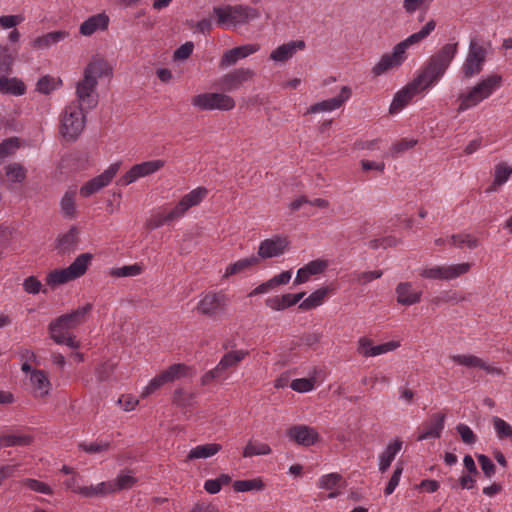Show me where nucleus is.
<instances>
[{
	"label": "nucleus",
	"mask_w": 512,
	"mask_h": 512,
	"mask_svg": "<svg viewBox=\"0 0 512 512\" xmlns=\"http://www.w3.org/2000/svg\"><path fill=\"white\" fill-rule=\"evenodd\" d=\"M458 50V43H448L433 54L414 79L422 91L435 85L445 74Z\"/></svg>",
	"instance_id": "nucleus-1"
},
{
	"label": "nucleus",
	"mask_w": 512,
	"mask_h": 512,
	"mask_svg": "<svg viewBox=\"0 0 512 512\" xmlns=\"http://www.w3.org/2000/svg\"><path fill=\"white\" fill-rule=\"evenodd\" d=\"M502 77L498 74H492L479 81L468 93H461L458 96L460 102L457 109L458 113L478 105L484 99H487L496 89L500 87Z\"/></svg>",
	"instance_id": "nucleus-2"
},
{
	"label": "nucleus",
	"mask_w": 512,
	"mask_h": 512,
	"mask_svg": "<svg viewBox=\"0 0 512 512\" xmlns=\"http://www.w3.org/2000/svg\"><path fill=\"white\" fill-rule=\"evenodd\" d=\"M86 117L80 104H70L61 119L60 133L68 141H75L85 127Z\"/></svg>",
	"instance_id": "nucleus-3"
},
{
	"label": "nucleus",
	"mask_w": 512,
	"mask_h": 512,
	"mask_svg": "<svg viewBox=\"0 0 512 512\" xmlns=\"http://www.w3.org/2000/svg\"><path fill=\"white\" fill-rule=\"evenodd\" d=\"M228 305V298L221 292H209L199 301L197 311L211 319H220L224 316Z\"/></svg>",
	"instance_id": "nucleus-4"
},
{
	"label": "nucleus",
	"mask_w": 512,
	"mask_h": 512,
	"mask_svg": "<svg viewBox=\"0 0 512 512\" xmlns=\"http://www.w3.org/2000/svg\"><path fill=\"white\" fill-rule=\"evenodd\" d=\"M487 50L475 39L469 43V51L462 67V73L465 79H470L483 70L486 61Z\"/></svg>",
	"instance_id": "nucleus-5"
},
{
	"label": "nucleus",
	"mask_w": 512,
	"mask_h": 512,
	"mask_svg": "<svg viewBox=\"0 0 512 512\" xmlns=\"http://www.w3.org/2000/svg\"><path fill=\"white\" fill-rule=\"evenodd\" d=\"M248 355L249 351L247 350H232L225 353L217 366L202 376V384L207 385L212 380L220 378L227 369L237 367L238 364Z\"/></svg>",
	"instance_id": "nucleus-6"
},
{
	"label": "nucleus",
	"mask_w": 512,
	"mask_h": 512,
	"mask_svg": "<svg viewBox=\"0 0 512 512\" xmlns=\"http://www.w3.org/2000/svg\"><path fill=\"white\" fill-rule=\"evenodd\" d=\"M470 263H459L449 266H434L421 270L420 276L431 280H452L469 272Z\"/></svg>",
	"instance_id": "nucleus-7"
},
{
	"label": "nucleus",
	"mask_w": 512,
	"mask_h": 512,
	"mask_svg": "<svg viewBox=\"0 0 512 512\" xmlns=\"http://www.w3.org/2000/svg\"><path fill=\"white\" fill-rule=\"evenodd\" d=\"M192 104L201 110H231L235 106V101L226 94L203 93L193 97Z\"/></svg>",
	"instance_id": "nucleus-8"
},
{
	"label": "nucleus",
	"mask_w": 512,
	"mask_h": 512,
	"mask_svg": "<svg viewBox=\"0 0 512 512\" xmlns=\"http://www.w3.org/2000/svg\"><path fill=\"white\" fill-rule=\"evenodd\" d=\"M163 160H151L136 164L130 168L119 180V185H129L141 177L151 175L164 166Z\"/></svg>",
	"instance_id": "nucleus-9"
},
{
	"label": "nucleus",
	"mask_w": 512,
	"mask_h": 512,
	"mask_svg": "<svg viewBox=\"0 0 512 512\" xmlns=\"http://www.w3.org/2000/svg\"><path fill=\"white\" fill-rule=\"evenodd\" d=\"M120 168V162L111 164L102 174L92 178L85 183L80 189V194L83 197H89L98 192L103 187L107 186L117 174Z\"/></svg>",
	"instance_id": "nucleus-10"
},
{
	"label": "nucleus",
	"mask_w": 512,
	"mask_h": 512,
	"mask_svg": "<svg viewBox=\"0 0 512 512\" xmlns=\"http://www.w3.org/2000/svg\"><path fill=\"white\" fill-rule=\"evenodd\" d=\"M290 241L286 236L275 235L263 240L258 248V258H273L281 256L289 248Z\"/></svg>",
	"instance_id": "nucleus-11"
},
{
	"label": "nucleus",
	"mask_w": 512,
	"mask_h": 512,
	"mask_svg": "<svg viewBox=\"0 0 512 512\" xmlns=\"http://www.w3.org/2000/svg\"><path fill=\"white\" fill-rule=\"evenodd\" d=\"M255 73L248 68H239L224 75L219 82V87L223 91L232 92L239 89L245 82L251 80Z\"/></svg>",
	"instance_id": "nucleus-12"
},
{
	"label": "nucleus",
	"mask_w": 512,
	"mask_h": 512,
	"mask_svg": "<svg viewBox=\"0 0 512 512\" xmlns=\"http://www.w3.org/2000/svg\"><path fill=\"white\" fill-rule=\"evenodd\" d=\"M92 307V304L87 303L83 307H79L70 313L57 317L52 322L63 328L65 331L73 329L86 321L88 314L92 310Z\"/></svg>",
	"instance_id": "nucleus-13"
},
{
	"label": "nucleus",
	"mask_w": 512,
	"mask_h": 512,
	"mask_svg": "<svg viewBox=\"0 0 512 512\" xmlns=\"http://www.w3.org/2000/svg\"><path fill=\"white\" fill-rule=\"evenodd\" d=\"M352 94L350 87L343 86L340 93L333 98L323 100L321 102L311 105L306 114H315L319 112H329L340 108L344 102H346Z\"/></svg>",
	"instance_id": "nucleus-14"
},
{
	"label": "nucleus",
	"mask_w": 512,
	"mask_h": 512,
	"mask_svg": "<svg viewBox=\"0 0 512 512\" xmlns=\"http://www.w3.org/2000/svg\"><path fill=\"white\" fill-rule=\"evenodd\" d=\"M207 193L208 191L204 187H198L197 189L192 190L183 196L175 208L170 211L169 218H178L182 216L189 208L198 205Z\"/></svg>",
	"instance_id": "nucleus-15"
},
{
	"label": "nucleus",
	"mask_w": 512,
	"mask_h": 512,
	"mask_svg": "<svg viewBox=\"0 0 512 512\" xmlns=\"http://www.w3.org/2000/svg\"><path fill=\"white\" fill-rule=\"evenodd\" d=\"M422 92V89L413 81L408 83L403 89L397 92L390 105L389 113L395 114L403 109L411 99Z\"/></svg>",
	"instance_id": "nucleus-16"
},
{
	"label": "nucleus",
	"mask_w": 512,
	"mask_h": 512,
	"mask_svg": "<svg viewBox=\"0 0 512 512\" xmlns=\"http://www.w3.org/2000/svg\"><path fill=\"white\" fill-rule=\"evenodd\" d=\"M288 437L302 446H311L319 439V434L314 428L306 425H295L287 431Z\"/></svg>",
	"instance_id": "nucleus-17"
},
{
	"label": "nucleus",
	"mask_w": 512,
	"mask_h": 512,
	"mask_svg": "<svg viewBox=\"0 0 512 512\" xmlns=\"http://www.w3.org/2000/svg\"><path fill=\"white\" fill-rule=\"evenodd\" d=\"M98 81L92 80L89 76L83 77V79L78 82L76 87V94L78 97V101L80 106L85 105L86 108L92 109L96 105V100L92 97V93L95 91Z\"/></svg>",
	"instance_id": "nucleus-18"
},
{
	"label": "nucleus",
	"mask_w": 512,
	"mask_h": 512,
	"mask_svg": "<svg viewBox=\"0 0 512 512\" xmlns=\"http://www.w3.org/2000/svg\"><path fill=\"white\" fill-rule=\"evenodd\" d=\"M259 50L256 44H246L226 51L219 63L220 68H227L237 63L239 59L245 58Z\"/></svg>",
	"instance_id": "nucleus-19"
},
{
	"label": "nucleus",
	"mask_w": 512,
	"mask_h": 512,
	"mask_svg": "<svg viewBox=\"0 0 512 512\" xmlns=\"http://www.w3.org/2000/svg\"><path fill=\"white\" fill-rule=\"evenodd\" d=\"M445 414L435 413L423 424V432L417 437L418 441L429 438H439L444 428Z\"/></svg>",
	"instance_id": "nucleus-20"
},
{
	"label": "nucleus",
	"mask_w": 512,
	"mask_h": 512,
	"mask_svg": "<svg viewBox=\"0 0 512 512\" xmlns=\"http://www.w3.org/2000/svg\"><path fill=\"white\" fill-rule=\"evenodd\" d=\"M450 359L459 365H463L469 368H481L487 373H495L498 375L503 374V370L501 368L490 366L486 364L481 358L475 355H452L450 356Z\"/></svg>",
	"instance_id": "nucleus-21"
},
{
	"label": "nucleus",
	"mask_w": 512,
	"mask_h": 512,
	"mask_svg": "<svg viewBox=\"0 0 512 512\" xmlns=\"http://www.w3.org/2000/svg\"><path fill=\"white\" fill-rule=\"evenodd\" d=\"M305 46L303 40L290 41L273 50L269 58L276 62H285L292 58L297 50H303Z\"/></svg>",
	"instance_id": "nucleus-22"
},
{
	"label": "nucleus",
	"mask_w": 512,
	"mask_h": 512,
	"mask_svg": "<svg viewBox=\"0 0 512 512\" xmlns=\"http://www.w3.org/2000/svg\"><path fill=\"white\" fill-rule=\"evenodd\" d=\"M397 47L393 48L391 54H384L379 62L373 67L372 72L375 76L382 75L388 70L401 65L404 61L405 56L402 53H398Z\"/></svg>",
	"instance_id": "nucleus-23"
},
{
	"label": "nucleus",
	"mask_w": 512,
	"mask_h": 512,
	"mask_svg": "<svg viewBox=\"0 0 512 512\" xmlns=\"http://www.w3.org/2000/svg\"><path fill=\"white\" fill-rule=\"evenodd\" d=\"M109 17L105 13H99L86 19L79 28L83 36H91L97 30L104 31L108 28Z\"/></svg>",
	"instance_id": "nucleus-24"
},
{
	"label": "nucleus",
	"mask_w": 512,
	"mask_h": 512,
	"mask_svg": "<svg viewBox=\"0 0 512 512\" xmlns=\"http://www.w3.org/2000/svg\"><path fill=\"white\" fill-rule=\"evenodd\" d=\"M231 9L234 27L247 24L260 17L259 10L248 5H234Z\"/></svg>",
	"instance_id": "nucleus-25"
},
{
	"label": "nucleus",
	"mask_w": 512,
	"mask_h": 512,
	"mask_svg": "<svg viewBox=\"0 0 512 512\" xmlns=\"http://www.w3.org/2000/svg\"><path fill=\"white\" fill-rule=\"evenodd\" d=\"M397 302L401 305H413L421 300L422 292L414 291L410 282L399 283L395 289Z\"/></svg>",
	"instance_id": "nucleus-26"
},
{
	"label": "nucleus",
	"mask_w": 512,
	"mask_h": 512,
	"mask_svg": "<svg viewBox=\"0 0 512 512\" xmlns=\"http://www.w3.org/2000/svg\"><path fill=\"white\" fill-rule=\"evenodd\" d=\"M112 74V68L109 63L99 57L93 58L84 70V75L89 76L90 79L98 81V78L103 76H110Z\"/></svg>",
	"instance_id": "nucleus-27"
},
{
	"label": "nucleus",
	"mask_w": 512,
	"mask_h": 512,
	"mask_svg": "<svg viewBox=\"0 0 512 512\" xmlns=\"http://www.w3.org/2000/svg\"><path fill=\"white\" fill-rule=\"evenodd\" d=\"M79 242V230L72 226L69 231L58 238L56 249L61 255L74 252Z\"/></svg>",
	"instance_id": "nucleus-28"
},
{
	"label": "nucleus",
	"mask_w": 512,
	"mask_h": 512,
	"mask_svg": "<svg viewBox=\"0 0 512 512\" xmlns=\"http://www.w3.org/2000/svg\"><path fill=\"white\" fill-rule=\"evenodd\" d=\"M435 27L436 22L434 20L428 21L420 31L410 35L408 38L395 45L399 51L398 53H402L405 56L406 49L409 46L425 39L435 29Z\"/></svg>",
	"instance_id": "nucleus-29"
},
{
	"label": "nucleus",
	"mask_w": 512,
	"mask_h": 512,
	"mask_svg": "<svg viewBox=\"0 0 512 512\" xmlns=\"http://www.w3.org/2000/svg\"><path fill=\"white\" fill-rule=\"evenodd\" d=\"M0 93L22 96L26 93V85L16 77L9 78L7 75H2L0 77Z\"/></svg>",
	"instance_id": "nucleus-30"
},
{
	"label": "nucleus",
	"mask_w": 512,
	"mask_h": 512,
	"mask_svg": "<svg viewBox=\"0 0 512 512\" xmlns=\"http://www.w3.org/2000/svg\"><path fill=\"white\" fill-rule=\"evenodd\" d=\"M221 449L222 446L218 443L198 445L189 451V453L186 456V461L209 458L217 454Z\"/></svg>",
	"instance_id": "nucleus-31"
},
{
	"label": "nucleus",
	"mask_w": 512,
	"mask_h": 512,
	"mask_svg": "<svg viewBox=\"0 0 512 512\" xmlns=\"http://www.w3.org/2000/svg\"><path fill=\"white\" fill-rule=\"evenodd\" d=\"M68 36L69 33L67 31H52L34 39L32 46L36 49H46L66 39Z\"/></svg>",
	"instance_id": "nucleus-32"
},
{
	"label": "nucleus",
	"mask_w": 512,
	"mask_h": 512,
	"mask_svg": "<svg viewBox=\"0 0 512 512\" xmlns=\"http://www.w3.org/2000/svg\"><path fill=\"white\" fill-rule=\"evenodd\" d=\"M402 441L395 440L393 443H390L384 452L380 455L379 462V470L384 473L390 467L392 461L394 460L396 454L401 450Z\"/></svg>",
	"instance_id": "nucleus-33"
},
{
	"label": "nucleus",
	"mask_w": 512,
	"mask_h": 512,
	"mask_svg": "<svg viewBox=\"0 0 512 512\" xmlns=\"http://www.w3.org/2000/svg\"><path fill=\"white\" fill-rule=\"evenodd\" d=\"M31 383L39 396L43 397L49 393L50 381L47 374L42 370H34L30 376Z\"/></svg>",
	"instance_id": "nucleus-34"
},
{
	"label": "nucleus",
	"mask_w": 512,
	"mask_h": 512,
	"mask_svg": "<svg viewBox=\"0 0 512 512\" xmlns=\"http://www.w3.org/2000/svg\"><path fill=\"white\" fill-rule=\"evenodd\" d=\"M93 255L90 253L80 254L67 268L69 273L75 278H79L85 274Z\"/></svg>",
	"instance_id": "nucleus-35"
},
{
	"label": "nucleus",
	"mask_w": 512,
	"mask_h": 512,
	"mask_svg": "<svg viewBox=\"0 0 512 512\" xmlns=\"http://www.w3.org/2000/svg\"><path fill=\"white\" fill-rule=\"evenodd\" d=\"M328 291V287H321L317 289L299 304V309L311 310L313 308L320 306L324 298L328 294Z\"/></svg>",
	"instance_id": "nucleus-36"
},
{
	"label": "nucleus",
	"mask_w": 512,
	"mask_h": 512,
	"mask_svg": "<svg viewBox=\"0 0 512 512\" xmlns=\"http://www.w3.org/2000/svg\"><path fill=\"white\" fill-rule=\"evenodd\" d=\"M75 278L69 273L68 268L55 269L51 271L46 277V283L51 287H56L61 284L68 283Z\"/></svg>",
	"instance_id": "nucleus-37"
},
{
	"label": "nucleus",
	"mask_w": 512,
	"mask_h": 512,
	"mask_svg": "<svg viewBox=\"0 0 512 512\" xmlns=\"http://www.w3.org/2000/svg\"><path fill=\"white\" fill-rule=\"evenodd\" d=\"M62 85L60 78H54L50 75L41 77L36 83V91L41 94L49 95L52 91Z\"/></svg>",
	"instance_id": "nucleus-38"
},
{
	"label": "nucleus",
	"mask_w": 512,
	"mask_h": 512,
	"mask_svg": "<svg viewBox=\"0 0 512 512\" xmlns=\"http://www.w3.org/2000/svg\"><path fill=\"white\" fill-rule=\"evenodd\" d=\"M448 241L458 247L463 248L464 246L468 247L469 249H475L479 246V241L477 238L473 237L471 234L467 233H459L451 235L448 238Z\"/></svg>",
	"instance_id": "nucleus-39"
},
{
	"label": "nucleus",
	"mask_w": 512,
	"mask_h": 512,
	"mask_svg": "<svg viewBox=\"0 0 512 512\" xmlns=\"http://www.w3.org/2000/svg\"><path fill=\"white\" fill-rule=\"evenodd\" d=\"M258 262H259V258L257 256H252L250 258L240 259L237 262H235L233 264H230L227 267L226 272L224 274V277H229L231 275L240 273V272L248 269L252 265L257 264Z\"/></svg>",
	"instance_id": "nucleus-40"
},
{
	"label": "nucleus",
	"mask_w": 512,
	"mask_h": 512,
	"mask_svg": "<svg viewBox=\"0 0 512 512\" xmlns=\"http://www.w3.org/2000/svg\"><path fill=\"white\" fill-rule=\"evenodd\" d=\"M232 5L225 7H214L213 14L216 16V24L221 27L233 26Z\"/></svg>",
	"instance_id": "nucleus-41"
},
{
	"label": "nucleus",
	"mask_w": 512,
	"mask_h": 512,
	"mask_svg": "<svg viewBox=\"0 0 512 512\" xmlns=\"http://www.w3.org/2000/svg\"><path fill=\"white\" fill-rule=\"evenodd\" d=\"M263 488L264 483L260 478L237 480L233 483V489L236 492L261 491Z\"/></svg>",
	"instance_id": "nucleus-42"
},
{
	"label": "nucleus",
	"mask_w": 512,
	"mask_h": 512,
	"mask_svg": "<svg viewBox=\"0 0 512 512\" xmlns=\"http://www.w3.org/2000/svg\"><path fill=\"white\" fill-rule=\"evenodd\" d=\"M189 371V367L182 363H176L171 365L167 370L162 373V378H165L166 382H173L183 376H186Z\"/></svg>",
	"instance_id": "nucleus-43"
},
{
	"label": "nucleus",
	"mask_w": 512,
	"mask_h": 512,
	"mask_svg": "<svg viewBox=\"0 0 512 512\" xmlns=\"http://www.w3.org/2000/svg\"><path fill=\"white\" fill-rule=\"evenodd\" d=\"M271 453V448L268 444L257 443L248 441L247 445L243 450L244 457H252L257 455H267Z\"/></svg>",
	"instance_id": "nucleus-44"
},
{
	"label": "nucleus",
	"mask_w": 512,
	"mask_h": 512,
	"mask_svg": "<svg viewBox=\"0 0 512 512\" xmlns=\"http://www.w3.org/2000/svg\"><path fill=\"white\" fill-rule=\"evenodd\" d=\"M0 441L5 447L11 446H27L31 443L32 438L28 435H3L0 437Z\"/></svg>",
	"instance_id": "nucleus-45"
},
{
	"label": "nucleus",
	"mask_w": 512,
	"mask_h": 512,
	"mask_svg": "<svg viewBox=\"0 0 512 512\" xmlns=\"http://www.w3.org/2000/svg\"><path fill=\"white\" fill-rule=\"evenodd\" d=\"M512 175V167L506 162H501L495 166L494 180L496 185H503Z\"/></svg>",
	"instance_id": "nucleus-46"
},
{
	"label": "nucleus",
	"mask_w": 512,
	"mask_h": 512,
	"mask_svg": "<svg viewBox=\"0 0 512 512\" xmlns=\"http://www.w3.org/2000/svg\"><path fill=\"white\" fill-rule=\"evenodd\" d=\"M6 176L12 182L21 183L26 178V170L22 165L13 163L6 167Z\"/></svg>",
	"instance_id": "nucleus-47"
},
{
	"label": "nucleus",
	"mask_w": 512,
	"mask_h": 512,
	"mask_svg": "<svg viewBox=\"0 0 512 512\" xmlns=\"http://www.w3.org/2000/svg\"><path fill=\"white\" fill-rule=\"evenodd\" d=\"M13 61L14 58L10 54L8 48L0 47V77L12 72Z\"/></svg>",
	"instance_id": "nucleus-48"
},
{
	"label": "nucleus",
	"mask_w": 512,
	"mask_h": 512,
	"mask_svg": "<svg viewBox=\"0 0 512 512\" xmlns=\"http://www.w3.org/2000/svg\"><path fill=\"white\" fill-rule=\"evenodd\" d=\"M195 395L178 388L173 393V403L180 407L191 406L194 402Z\"/></svg>",
	"instance_id": "nucleus-49"
},
{
	"label": "nucleus",
	"mask_w": 512,
	"mask_h": 512,
	"mask_svg": "<svg viewBox=\"0 0 512 512\" xmlns=\"http://www.w3.org/2000/svg\"><path fill=\"white\" fill-rule=\"evenodd\" d=\"M398 347H399V342L389 341V342H386V343H383L380 345L370 347L369 352H367V351L364 352V356L365 357L377 356L380 354L387 353L389 351H393Z\"/></svg>",
	"instance_id": "nucleus-50"
},
{
	"label": "nucleus",
	"mask_w": 512,
	"mask_h": 512,
	"mask_svg": "<svg viewBox=\"0 0 512 512\" xmlns=\"http://www.w3.org/2000/svg\"><path fill=\"white\" fill-rule=\"evenodd\" d=\"M136 482L137 479L135 477L126 474H120L114 481H112L115 492L129 489Z\"/></svg>",
	"instance_id": "nucleus-51"
},
{
	"label": "nucleus",
	"mask_w": 512,
	"mask_h": 512,
	"mask_svg": "<svg viewBox=\"0 0 512 512\" xmlns=\"http://www.w3.org/2000/svg\"><path fill=\"white\" fill-rule=\"evenodd\" d=\"M60 204L61 209L66 217L73 218L75 216L76 208L74 202V193H65L61 199Z\"/></svg>",
	"instance_id": "nucleus-52"
},
{
	"label": "nucleus",
	"mask_w": 512,
	"mask_h": 512,
	"mask_svg": "<svg viewBox=\"0 0 512 512\" xmlns=\"http://www.w3.org/2000/svg\"><path fill=\"white\" fill-rule=\"evenodd\" d=\"M493 425L500 439L512 437V427L503 419L493 417Z\"/></svg>",
	"instance_id": "nucleus-53"
},
{
	"label": "nucleus",
	"mask_w": 512,
	"mask_h": 512,
	"mask_svg": "<svg viewBox=\"0 0 512 512\" xmlns=\"http://www.w3.org/2000/svg\"><path fill=\"white\" fill-rule=\"evenodd\" d=\"M141 273V267L138 264L123 266L112 269L111 275L114 277L136 276Z\"/></svg>",
	"instance_id": "nucleus-54"
},
{
	"label": "nucleus",
	"mask_w": 512,
	"mask_h": 512,
	"mask_svg": "<svg viewBox=\"0 0 512 512\" xmlns=\"http://www.w3.org/2000/svg\"><path fill=\"white\" fill-rule=\"evenodd\" d=\"M111 447L109 442L80 443L79 448L89 454H97L108 451Z\"/></svg>",
	"instance_id": "nucleus-55"
},
{
	"label": "nucleus",
	"mask_w": 512,
	"mask_h": 512,
	"mask_svg": "<svg viewBox=\"0 0 512 512\" xmlns=\"http://www.w3.org/2000/svg\"><path fill=\"white\" fill-rule=\"evenodd\" d=\"M477 460L479 464L481 465V469L486 477L491 478L496 471L495 464L491 461V459L484 455V454H478Z\"/></svg>",
	"instance_id": "nucleus-56"
},
{
	"label": "nucleus",
	"mask_w": 512,
	"mask_h": 512,
	"mask_svg": "<svg viewBox=\"0 0 512 512\" xmlns=\"http://www.w3.org/2000/svg\"><path fill=\"white\" fill-rule=\"evenodd\" d=\"M114 373V364L105 362L100 364L96 369V377L98 381H108Z\"/></svg>",
	"instance_id": "nucleus-57"
},
{
	"label": "nucleus",
	"mask_w": 512,
	"mask_h": 512,
	"mask_svg": "<svg viewBox=\"0 0 512 512\" xmlns=\"http://www.w3.org/2000/svg\"><path fill=\"white\" fill-rule=\"evenodd\" d=\"M290 387L296 392L304 393L313 389L314 381L307 378L294 379Z\"/></svg>",
	"instance_id": "nucleus-58"
},
{
	"label": "nucleus",
	"mask_w": 512,
	"mask_h": 512,
	"mask_svg": "<svg viewBox=\"0 0 512 512\" xmlns=\"http://www.w3.org/2000/svg\"><path fill=\"white\" fill-rule=\"evenodd\" d=\"M402 472H403V467L401 464H398L384 490V493L386 495H390L394 492V490L396 489L397 485L399 484V481H400V478H401V475H402Z\"/></svg>",
	"instance_id": "nucleus-59"
},
{
	"label": "nucleus",
	"mask_w": 512,
	"mask_h": 512,
	"mask_svg": "<svg viewBox=\"0 0 512 512\" xmlns=\"http://www.w3.org/2000/svg\"><path fill=\"white\" fill-rule=\"evenodd\" d=\"M24 485L35 492L52 494V489L47 484L36 479H26Z\"/></svg>",
	"instance_id": "nucleus-60"
},
{
	"label": "nucleus",
	"mask_w": 512,
	"mask_h": 512,
	"mask_svg": "<svg viewBox=\"0 0 512 512\" xmlns=\"http://www.w3.org/2000/svg\"><path fill=\"white\" fill-rule=\"evenodd\" d=\"M456 430L464 443L474 444L476 442L477 437L469 426L465 424H458Z\"/></svg>",
	"instance_id": "nucleus-61"
},
{
	"label": "nucleus",
	"mask_w": 512,
	"mask_h": 512,
	"mask_svg": "<svg viewBox=\"0 0 512 512\" xmlns=\"http://www.w3.org/2000/svg\"><path fill=\"white\" fill-rule=\"evenodd\" d=\"M18 148L17 138H9L0 143V159L11 155Z\"/></svg>",
	"instance_id": "nucleus-62"
},
{
	"label": "nucleus",
	"mask_w": 512,
	"mask_h": 512,
	"mask_svg": "<svg viewBox=\"0 0 512 512\" xmlns=\"http://www.w3.org/2000/svg\"><path fill=\"white\" fill-rule=\"evenodd\" d=\"M51 339L57 344H64L66 342V334L65 330L60 326L56 325L54 322H51L48 326Z\"/></svg>",
	"instance_id": "nucleus-63"
},
{
	"label": "nucleus",
	"mask_w": 512,
	"mask_h": 512,
	"mask_svg": "<svg viewBox=\"0 0 512 512\" xmlns=\"http://www.w3.org/2000/svg\"><path fill=\"white\" fill-rule=\"evenodd\" d=\"M342 476L338 473H331L323 476L320 479V487L323 489L331 490L339 484Z\"/></svg>",
	"instance_id": "nucleus-64"
}]
</instances>
